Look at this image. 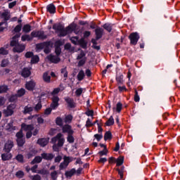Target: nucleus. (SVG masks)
<instances>
[{
	"mask_svg": "<svg viewBox=\"0 0 180 180\" xmlns=\"http://www.w3.org/2000/svg\"><path fill=\"white\" fill-rule=\"evenodd\" d=\"M34 127L32 124H26L25 123H22L21 124V130L16 134L17 139H23V131L22 130H24V131H27L26 137L27 139H30L32 137V135L33 136H37V134L39 133V129H36L34 130L33 132H32V130H33Z\"/></svg>",
	"mask_w": 180,
	"mask_h": 180,
	"instance_id": "nucleus-1",
	"label": "nucleus"
},
{
	"mask_svg": "<svg viewBox=\"0 0 180 180\" xmlns=\"http://www.w3.org/2000/svg\"><path fill=\"white\" fill-rule=\"evenodd\" d=\"M19 37H20V34H17L13 37L11 41V46L14 47L13 49L14 53H22L26 49L25 45L19 44V41L18 40Z\"/></svg>",
	"mask_w": 180,
	"mask_h": 180,
	"instance_id": "nucleus-2",
	"label": "nucleus"
},
{
	"mask_svg": "<svg viewBox=\"0 0 180 180\" xmlns=\"http://www.w3.org/2000/svg\"><path fill=\"white\" fill-rule=\"evenodd\" d=\"M63 136V134L59 133L55 137L52 138L51 143L54 144L53 146L54 151H58V147H63V146H64L65 139Z\"/></svg>",
	"mask_w": 180,
	"mask_h": 180,
	"instance_id": "nucleus-3",
	"label": "nucleus"
},
{
	"mask_svg": "<svg viewBox=\"0 0 180 180\" xmlns=\"http://www.w3.org/2000/svg\"><path fill=\"white\" fill-rule=\"evenodd\" d=\"M77 60H78V67H82L86 63V56L85 52L81 51L79 54L77 55Z\"/></svg>",
	"mask_w": 180,
	"mask_h": 180,
	"instance_id": "nucleus-4",
	"label": "nucleus"
},
{
	"mask_svg": "<svg viewBox=\"0 0 180 180\" xmlns=\"http://www.w3.org/2000/svg\"><path fill=\"white\" fill-rule=\"evenodd\" d=\"M16 108V105L15 104H11L7 107L6 110H4V113L5 116H12L13 115V110H15V108Z\"/></svg>",
	"mask_w": 180,
	"mask_h": 180,
	"instance_id": "nucleus-5",
	"label": "nucleus"
},
{
	"mask_svg": "<svg viewBox=\"0 0 180 180\" xmlns=\"http://www.w3.org/2000/svg\"><path fill=\"white\" fill-rule=\"evenodd\" d=\"M139 39L140 36L137 32H133L129 35L131 44H133L134 46H136V44H137V41H139Z\"/></svg>",
	"mask_w": 180,
	"mask_h": 180,
	"instance_id": "nucleus-6",
	"label": "nucleus"
},
{
	"mask_svg": "<svg viewBox=\"0 0 180 180\" xmlns=\"http://www.w3.org/2000/svg\"><path fill=\"white\" fill-rule=\"evenodd\" d=\"M31 37H38V39H47V36L44 35V32L41 31H34L31 32Z\"/></svg>",
	"mask_w": 180,
	"mask_h": 180,
	"instance_id": "nucleus-7",
	"label": "nucleus"
},
{
	"mask_svg": "<svg viewBox=\"0 0 180 180\" xmlns=\"http://www.w3.org/2000/svg\"><path fill=\"white\" fill-rule=\"evenodd\" d=\"M25 94H26V90H25V89L22 88L20 89H19L17 91V94L15 96H12L10 98V101L11 102H13V101H15V99H16V97L18 96L19 98H20V96H23V95H25Z\"/></svg>",
	"mask_w": 180,
	"mask_h": 180,
	"instance_id": "nucleus-8",
	"label": "nucleus"
},
{
	"mask_svg": "<svg viewBox=\"0 0 180 180\" xmlns=\"http://www.w3.org/2000/svg\"><path fill=\"white\" fill-rule=\"evenodd\" d=\"M36 87V82L34 81L31 80L30 82H27L25 84V88L27 91H34Z\"/></svg>",
	"mask_w": 180,
	"mask_h": 180,
	"instance_id": "nucleus-9",
	"label": "nucleus"
},
{
	"mask_svg": "<svg viewBox=\"0 0 180 180\" xmlns=\"http://www.w3.org/2000/svg\"><path fill=\"white\" fill-rule=\"evenodd\" d=\"M63 133H68V134H74V131L70 125L65 124L62 127Z\"/></svg>",
	"mask_w": 180,
	"mask_h": 180,
	"instance_id": "nucleus-10",
	"label": "nucleus"
},
{
	"mask_svg": "<svg viewBox=\"0 0 180 180\" xmlns=\"http://www.w3.org/2000/svg\"><path fill=\"white\" fill-rule=\"evenodd\" d=\"M46 58L51 63H54V64H57V63H60V58L58 56L49 55L46 57Z\"/></svg>",
	"mask_w": 180,
	"mask_h": 180,
	"instance_id": "nucleus-11",
	"label": "nucleus"
},
{
	"mask_svg": "<svg viewBox=\"0 0 180 180\" xmlns=\"http://www.w3.org/2000/svg\"><path fill=\"white\" fill-rule=\"evenodd\" d=\"M49 140L50 139L49 138H42L38 139L37 143L39 146H41V147H46V146L49 144Z\"/></svg>",
	"mask_w": 180,
	"mask_h": 180,
	"instance_id": "nucleus-12",
	"label": "nucleus"
},
{
	"mask_svg": "<svg viewBox=\"0 0 180 180\" xmlns=\"http://www.w3.org/2000/svg\"><path fill=\"white\" fill-rule=\"evenodd\" d=\"M58 101H60V98H58L57 96H54L52 98V103L51 104V109H57L58 108Z\"/></svg>",
	"mask_w": 180,
	"mask_h": 180,
	"instance_id": "nucleus-13",
	"label": "nucleus"
},
{
	"mask_svg": "<svg viewBox=\"0 0 180 180\" xmlns=\"http://www.w3.org/2000/svg\"><path fill=\"white\" fill-rule=\"evenodd\" d=\"M5 129L6 130H8V131H13V130H16V127L13 126V120H11L10 122L6 124Z\"/></svg>",
	"mask_w": 180,
	"mask_h": 180,
	"instance_id": "nucleus-14",
	"label": "nucleus"
},
{
	"mask_svg": "<svg viewBox=\"0 0 180 180\" xmlns=\"http://www.w3.org/2000/svg\"><path fill=\"white\" fill-rule=\"evenodd\" d=\"M63 45V42L61 41H57L55 44L56 49H55V53L57 54V56H60L61 53V49L60 48V46Z\"/></svg>",
	"mask_w": 180,
	"mask_h": 180,
	"instance_id": "nucleus-15",
	"label": "nucleus"
},
{
	"mask_svg": "<svg viewBox=\"0 0 180 180\" xmlns=\"http://www.w3.org/2000/svg\"><path fill=\"white\" fill-rule=\"evenodd\" d=\"M13 147V141H8L4 146V150L6 151V153H9L11 150H12V148Z\"/></svg>",
	"mask_w": 180,
	"mask_h": 180,
	"instance_id": "nucleus-16",
	"label": "nucleus"
},
{
	"mask_svg": "<svg viewBox=\"0 0 180 180\" xmlns=\"http://www.w3.org/2000/svg\"><path fill=\"white\" fill-rule=\"evenodd\" d=\"M74 29H75V25H70L66 27V30H64L65 33L63 34V36H67V34H70V33H72L74 32Z\"/></svg>",
	"mask_w": 180,
	"mask_h": 180,
	"instance_id": "nucleus-17",
	"label": "nucleus"
},
{
	"mask_svg": "<svg viewBox=\"0 0 180 180\" xmlns=\"http://www.w3.org/2000/svg\"><path fill=\"white\" fill-rule=\"evenodd\" d=\"M53 29L56 30V33H60L61 30L64 29V26L61 24H55L53 26Z\"/></svg>",
	"mask_w": 180,
	"mask_h": 180,
	"instance_id": "nucleus-18",
	"label": "nucleus"
},
{
	"mask_svg": "<svg viewBox=\"0 0 180 180\" xmlns=\"http://www.w3.org/2000/svg\"><path fill=\"white\" fill-rule=\"evenodd\" d=\"M30 69L29 68H24L21 72V75L22 77H24V78H27V77H30Z\"/></svg>",
	"mask_w": 180,
	"mask_h": 180,
	"instance_id": "nucleus-19",
	"label": "nucleus"
},
{
	"mask_svg": "<svg viewBox=\"0 0 180 180\" xmlns=\"http://www.w3.org/2000/svg\"><path fill=\"white\" fill-rule=\"evenodd\" d=\"M46 9L49 13H56V6L53 4L48 5Z\"/></svg>",
	"mask_w": 180,
	"mask_h": 180,
	"instance_id": "nucleus-20",
	"label": "nucleus"
},
{
	"mask_svg": "<svg viewBox=\"0 0 180 180\" xmlns=\"http://www.w3.org/2000/svg\"><path fill=\"white\" fill-rule=\"evenodd\" d=\"M77 170H75V169H72L69 171H67L65 173V175L66 176V178H71V176H73L75 174H76Z\"/></svg>",
	"mask_w": 180,
	"mask_h": 180,
	"instance_id": "nucleus-21",
	"label": "nucleus"
},
{
	"mask_svg": "<svg viewBox=\"0 0 180 180\" xmlns=\"http://www.w3.org/2000/svg\"><path fill=\"white\" fill-rule=\"evenodd\" d=\"M12 158V154L7 153H4L1 155V160L3 161H8Z\"/></svg>",
	"mask_w": 180,
	"mask_h": 180,
	"instance_id": "nucleus-22",
	"label": "nucleus"
},
{
	"mask_svg": "<svg viewBox=\"0 0 180 180\" xmlns=\"http://www.w3.org/2000/svg\"><path fill=\"white\" fill-rule=\"evenodd\" d=\"M41 157L44 160H53L54 158V155L51 153H42Z\"/></svg>",
	"mask_w": 180,
	"mask_h": 180,
	"instance_id": "nucleus-23",
	"label": "nucleus"
},
{
	"mask_svg": "<svg viewBox=\"0 0 180 180\" xmlns=\"http://www.w3.org/2000/svg\"><path fill=\"white\" fill-rule=\"evenodd\" d=\"M33 112V107L30 105H27L24 108L23 113L26 115L27 113H30Z\"/></svg>",
	"mask_w": 180,
	"mask_h": 180,
	"instance_id": "nucleus-24",
	"label": "nucleus"
},
{
	"mask_svg": "<svg viewBox=\"0 0 180 180\" xmlns=\"http://www.w3.org/2000/svg\"><path fill=\"white\" fill-rule=\"evenodd\" d=\"M22 41H32L33 40V37L30 35L25 34L21 37Z\"/></svg>",
	"mask_w": 180,
	"mask_h": 180,
	"instance_id": "nucleus-25",
	"label": "nucleus"
},
{
	"mask_svg": "<svg viewBox=\"0 0 180 180\" xmlns=\"http://www.w3.org/2000/svg\"><path fill=\"white\" fill-rule=\"evenodd\" d=\"M103 33V30H102V28H97L96 30V39H101V37H102Z\"/></svg>",
	"mask_w": 180,
	"mask_h": 180,
	"instance_id": "nucleus-26",
	"label": "nucleus"
},
{
	"mask_svg": "<svg viewBox=\"0 0 180 180\" xmlns=\"http://www.w3.org/2000/svg\"><path fill=\"white\" fill-rule=\"evenodd\" d=\"M84 77H85V72H84V70H80L77 74L78 81H82V79H84Z\"/></svg>",
	"mask_w": 180,
	"mask_h": 180,
	"instance_id": "nucleus-27",
	"label": "nucleus"
},
{
	"mask_svg": "<svg viewBox=\"0 0 180 180\" xmlns=\"http://www.w3.org/2000/svg\"><path fill=\"white\" fill-rule=\"evenodd\" d=\"M73 117L72 115H67L65 116L64 122L65 123H71L72 122Z\"/></svg>",
	"mask_w": 180,
	"mask_h": 180,
	"instance_id": "nucleus-28",
	"label": "nucleus"
},
{
	"mask_svg": "<svg viewBox=\"0 0 180 180\" xmlns=\"http://www.w3.org/2000/svg\"><path fill=\"white\" fill-rule=\"evenodd\" d=\"M41 157L40 156H37L34 158V159L31 162V164H39L41 162Z\"/></svg>",
	"mask_w": 180,
	"mask_h": 180,
	"instance_id": "nucleus-29",
	"label": "nucleus"
},
{
	"mask_svg": "<svg viewBox=\"0 0 180 180\" xmlns=\"http://www.w3.org/2000/svg\"><path fill=\"white\" fill-rule=\"evenodd\" d=\"M105 124L107 126H113L115 124V120L113 119V117L111 116L108 120L105 122Z\"/></svg>",
	"mask_w": 180,
	"mask_h": 180,
	"instance_id": "nucleus-30",
	"label": "nucleus"
},
{
	"mask_svg": "<svg viewBox=\"0 0 180 180\" xmlns=\"http://www.w3.org/2000/svg\"><path fill=\"white\" fill-rule=\"evenodd\" d=\"M51 79V77L49 75V73L45 72L43 75V79L45 82H50V79Z\"/></svg>",
	"mask_w": 180,
	"mask_h": 180,
	"instance_id": "nucleus-31",
	"label": "nucleus"
},
{
	"mask_svg": "<svg viewBox=\"0 0 180 180\" xmlns=\"http://www.w3.org/2000/svg\"><path fill=\"white\" fill-rule=\"evenodd\" d=\"M30 30H32V27L30 25H25L23 26L22 32H24V33H29Z\"/></svg>",
	"mask_w": 180,
	"mask_h": 180,
	"instance_id": "nucleus-32",
	"label": "nucleus"
},
{
	"mask_svg": "<svg viewBox=\"0 0 180 180\" xmlns=\"http://www.w3.org/2000/svg\"><path fill=\"white\" fill-rule=\"evenodd\" d=\"M51 178L52 180H57V178H58V172H57V171L51 172Z\"/></svg>",
	"mask_w": 180,
	"mask_h": 180,
	"instance_id": "nucleus-33",
	"label": "nucleus"
},
{
	"mask_svg": "<svg viewBox=\"0 0 180 180\" xmlns=\"http://www.w3.org/2000/svg\"><path fill=\"white\" fill-rule=\"evenodd\" d=\"M112 139V133L110 131L105 132L104 135V140L106 141L108 140Z\"/></svg>",
	"mask_w": 180,
	"mask_h": 180,
	"instance_id": "nucleus-34",
	"label": "nucleus"
},
{
	"mask_svg": "<svg viewBox=\"0 0 180 180\" xmlns=\"http://www.w3.org/2000/svg\"><path fill=\"white\" fill-rule=\"evenodd\" d=\"M40 61V58L37 56H34L31 59V64H36Z\"/></svg>",
	"mask_w": 180,
	"mask_h": 180,
	"instance_id": "nucleus-35",
	"label": "nucleus"
},
{
	"mask_svg": "<svg viewBox=\"0 0 180 180\" xmlns=\"http://www.w3.org/2000/svg\"><path fill=\"white\" fill-rule=\"evenodd\" d=\"M9 65V60L4 59L1 60V67L5 68Z\"/></svg>",
	"mask_w": 180,
	"mask_h": 180,
	"instance_id": "nucleus-36",
	"label": "nucleus"
},
{
	"mask_svg": "<svg viewBox=\"0 0 180 180\" xmlns=\"http://www.w3.org/2000/svg\"><path fill=\"white\" fill-rule=\"evenodd\" d=\"M124 161V158L123 157L118 158L116 160L117 166L120 167V165H122V164H123Z\"/></svg>",
	"mask_w": 180,
	"mask_h": 180,
	"instance_id": "nucleus-37",
	"label": "nucleus"
},
{
	"mask_svg": "<svg viewBox=\"0 0 180 180\" xmlns=\"http://www.w3.org/2000/svg\"><path fill=\"white\" fill-rule=\"evenodd\" d=\"M25 139L21 138V139H17V144L19 147L23 146V144H25Z\"/></svg>",
	"mask_w": 180,
	"mask_h": 180,
	"instance_id": "nucleus-38",
	"label": "nucleus"
},
{
	"mask_svg": "<svg viewBox=\"0 0 180 180\" xmlns=\"http://www.w3.org/2000/svg\"><path fill=\"white\" fill-rule=\"evenodd\" d=\"M63 162L65 164H67V165H68L70 162H72V158H71L70 157L64 156Z\"/></svg>",
	"mask_w": 180,
	"mask_h": 180,
	"instance_id": "nucleus-39",
	"label": "nucleus"
},
{
	"mask_svg": "<svg viewBox=\"0 0 180 180\" xmlns=\"http://www.w3.org/2000/svg\"><path fill=\"white\" fill-rule=\"evenodd\" d=\"M5 92H8V86L6 85L0 86V94H5Z\"/></svg>",
	"mask_w": 180,
	"mask_h": 180,
	"instance_id": "nucleus-40",
	"label": "nucleus"
},
{
	"mask_svg": "<svg viewBox=\"0 0 180 180\" xmlns=\"http://www.w3.org/2000/svg\"><path fill=\"white\" fill-rule=\"evenodd\" d=\"M122 108H123V105L122 104V103H117L116 110L117 112H118V113H120V112H122Z\"/></svg>",
	"mask_w": 180,
	"mask_h": 180,
	"instance_id": "nucleus-41",
	"label": "nucleus"
},
{
	"mask_svg": "<svg viewBox=\"0 0 180 180\" xmlns=\"http://www.w3.org/2000/svg\"><path fill=\"white\" fill-rule=\"evenodd\" d=\"M56 123L58 126H63V119L60 117H58L56 120Z\"/></svg>",
	"mask_w": 180,
	"mask_h": 180,
	"instance_id": "nucleus-42",
	"label": "nucleus"
},
{
	"mask_svg": "<svg viewBox=\"0 0 180 180\" xmlns=\"http://www.w3.org/2000/svg\"><path fill=\"white\" fill-rule=\"evenodd\" d=\"M67 141L68 143H72L75 141L74 136H72V134H68Z\"/></svg>",
	"mask_w": 180,
	"mask_h": 180,
	"instance_id": "nucleus-43",
	"label": "nucleus"
},
{
	"mask_svg": "<svg viewBox=\"0 0 180 180\" xmlns=\"http://www.w3.org/2000/svg\"><path fill=\"white\" fill-rule=\"evenodd\" d=\"M67 167H68V165H67L66 163H65L64 162H62L59 166V169L61 171L63 169H65V168H67Z\"/></svg>",
	"mask_w": 180,
	"mask_h": 180,
	"instance_id": "nucleus-44",
	"label": "nucleus"
},
{
	"mask_svg": "<svg viewBox=\"0 0 180 180\" xmlns=\"http://www.w3.org/2000/svg\"><path fill=\"white\" fill-rule=\"evenodd\" d=\"M42 105H41V102H39L34 107V110H36L37 112H39V110H40V109H41Z\"/></svg>",
	"mask_w": 180,
	"mask_h": 180,
	"instance_id": "nucleus-45",
	"label": "nucleus"
},
{
	"mask_svg": "<svg viewBox=\"0 0 180 180\" xmlns=\"http://www.w3.org/2000/svg\"><path fill=\"white\" fill-rule=\"evenodd\" d=\"M21 30H22V25H18L14 28L13 32H15V33H19V32H20Z\"/></svg>",
	"mask_w": 180,
	"mask_h": 180,
	"instance_id": "nucleus-46",
	"label": "nucleus"
},
{
	"mask_svg": "<svg viewBox=\"0 0 180 180\" xmlns=\"http://www.w3.org/2000/svg\"><path fill=\"white\" fill-rule=\"evenodd\" d=\"M117 84H123V75H120V76H119V77H117Z\"/></svg>",
	"mask_w": 180,
	"mask_h": 180,
	"instance_id": "nucleus-47",
	"label": "nucleus"
},
{
	"mask_svg": "<svg viewBox=\"0 0 180 180\" xmlns=\"http://www.w3.org/2000/svg\"><path fill=\"white\" fill-rule=\"evenodd\" d=\"M8 54V51L5 49V48L0 49V56H6Z\"/></svg>",
	"mask_w": 180,
	"mask_h": 180,
	"instance_id": "nucleus-48",
	"label": "nucleus"
},
{
	"mask_svg": "<svg viewBox=\"0 0 180 180\" xmlns=\"http://www.w3.org/2000/svg\"><path fill=\"white\" fill-rule=\"evenodd\" d=\"M103 27L105 30H108V32H112V26H110V24H105Z\"/></svg>",
	"mask_w": 180,
	"mask_h": 180,
	"instance_id": "nucleus-49",
	"label": "nucleus"
},
{
	"mask_svg": "<svg viewBox=\"0 0 180 180\" xmlns=\"http://www.w3.org/2000/svg\"><path fill=\"white\" fill-rule=\"evenodd\" d=\"M95 139L97 140V141H101V140H102L103 135H102V134H95L94 135Z\"/></svg>",
	"mask_w": 180,
	"mask_h": 180,
	"instance_id": "nucleus-50",
	"label": "nucleus"
},
{
	"mask_svg": "<svg viewBox=\"0 0 180 180\" xmlns=\"http://www.w3.org/2000/svg\"><path fill=\"white\" fill-rule=\"evenodd\" d=\"M84 89L82 88L77 89L75 91L77 96H81Z\"/></svg>",
	"mask_w": 180,
	"mask_h": 180,
	"instance_id": "nucleus-51",
	"label": "nucleus"
},
{
	"mask_svg": "<svg viewBox=\"0 0 180 180\" xmlns=\"http://www.w3.org/2000/svg\"><path fill=\"white\" fill-rule=\"evenodd\" d=\"M61 74L63 75V77L65 78H67L68 77V72H67V68H63L61 70Z\"/></svg>",
	"mask_w": 180,
	"mask_h": 180,
	"instance_id": "nucleus-52",
	"label": "nucleus"
},
{
	"mask_svg": "<svg viewBox=\"0 0 180 180\" xmlns=\"http://www.w3.org/2000/svg\"><path fill=\"white\" fill-rule=\"evenodd\" d=\"M15 175L18 178H23L25 173L22 171H18Z\"/></svg>",
	"mask_w": 180,
	"mask_h": 180,
	"instance_id": "nucleus-53",
	"label": "nucleus"
},
{
	"mask_svg": "<svg viewBox=\"0 0 180 180\" xmlns=\"http://www.w3.org/2000/svg\"><path fill=\"white\" fill-rule=\"evenodd\" d=\"M45 46H46V43L38 44H37V49L38 50H40L41 49H44Z\"/></svg>",
	"mask_w": 180,
	"mask_h": 180,
	"instance_id": "nucleus-54",
	"label": "nucleus"
},
{
	"mask_svg": "<svg viewBox=\"0 0 180 180\" xmlns=\"http://www.w3.org/2000/svg\"><path fill=\"white\" fill-rule=\"evenodd\" d=\"M66 101L68 103V106H70V108H74V106H75V104H74V101H72V100H66Z\"/></svg>",
	"mask_w": 180,
	"mask_h": 180,
	"instance_id": "nucleus-55",
	"label": "nucleus"
},
{
	"mask_svg": "<svg viewBox=\"0 0 180 180\" xmlns=\"http://www.w3.org/2000/svg\"><path fill=\"white\" fill-rule=\"evenodd\" d=\"M2 17L4 18V20H8L9 19V14L8 12H4L2 13Z\"/></svg>",
	"mask_w": 180,
	"mask_h": 180,
	"instance_id": "nucleus-56",
	"label": "nucleus"
},
{
	"mask_svg": "<svg viewBox=\"0 0 180 180\" xmlns=\"http://www.w3.org/2000/svg\"><path fill=\"white\" fill-rule=\"evenodd\" d=\"M17 161H19V162H23V155H18L16 157Z\"/></svg>",
	"mask_w": 180,
	"mask_h": 180,
	"instance_id": "nucleus-57",
	"label": "nucleus"
},
{
	"mask_svg": "<svg viewBox=\"0 0 180 180\" xmlns=\"http://www.w3.org/2000/svg\"><path fill=\"white\" fill-rule=\"evenodd\" d=\"M99 155H106V154H108V149L104 148L103 150H101L98 153Z\"/></svg>",
	"mask_w": 180,
	"mask_h": 180,
	"instance_id": "nucleus-58",
	"label": "nucleus"
},
{
	"mask_svg": "<svg viewBox=\"0 0 180 180\" xmlns=\"http://www.w3.org/2000/svg\"><path fill=\"white\" fill-rule=\"evenodd\" d=\"M70 40L73 44H77V43H78V38L77 37H72Z\"/></svg>",
	"mask_w": 180,
	"mask_h": 180,
	"instance_id": "nucleus-59",
	"label": "nucleus"
},
{
	"mask_svg": "<svg viewBox=\"0 0 180 180\" xmlns=\"http://www.w3.org/2000/svg\"><path fill=\"white\" fill-rule=\"evenodd\" d=\"M118 89L120 91V92H124V91H127V89H126V86H119Z\"/></svg>",
	"mask_w": 180,
	"mask_h": 180,
	"instance_id": "nucleus-60",
	"label": "nucleus"
},
{
	"mask_svg": "<svg viewBox=\"0 0 180 180\" xmlns=\"http://www.w3.org/2000/svg\"><path fill=\"white\" fill-rule=\"evenodd\" d=\"M51 110L52 109L50 108H46L44 111V115H50L51 113Z\"/></svg>",
	"mask_w": 180,
	"mask_h": 180,
	"instance_id": "nucleus-61",
	"label": "nucleus"
},
{
	"mask_svg": "<svg viewBox=\"0 0 180 180\" xmlns=\"http://www.w3.org/2000/svg\"><path fill=\"white\" fill-rule=\"evenodd\" d=\"M16 6V1L10 3V4H8V8H9L10 9H12V8H13V6Z\"/></svg>",
	"mask_w": 180,
	"mask_h": 180,
	"instance_id": "nucleus-62",
	"label": "nucleus"
},
{
	"mask_svg": "<svg viewBox=\"0 0 180 180\" xmlns=\"http://www.w3.org/2000/svg\"><path fill=\"white\" fill-rule=\"evenodd\" d=\"M58 92H60V88H56V89H53V91L51 94H52V95H57V94H58Z\"/></svg>",
	"mask_w": 180,
	"mask_h": 180,
	"instance_id": "nucleus-63",
	"label": "nucleus"
},
{
	"mask_svg": "<svg viewBox=\"0 0 180 180\" xmlns=\"http://www.w3.org/2000/svg\"><path fill=\"white\" fill-rule=\"evenodd\" d=\"M32 180H41V177H40L39 175L36 174L34 176H32Z\"/></svg>",
	"mask_w": 180,
	"mask_h": 180,
	"instance_id": "nucleus-64",
	"label": "nucleus"
}]
</instances>
